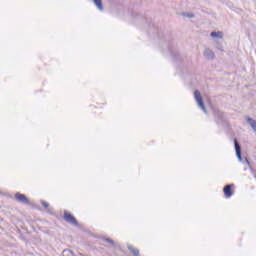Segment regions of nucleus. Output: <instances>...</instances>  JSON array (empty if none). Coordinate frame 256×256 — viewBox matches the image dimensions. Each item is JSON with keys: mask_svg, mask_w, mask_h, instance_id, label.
Masks as SVG:
<instances>
[{"mask_svg": "<svg viewBox=\"0 0 256 256\" xmlns=\"http://www.w3.org/2000/svg\"><path fill=\"white\" fill-rule=\"evenodd\" d=\"M194 98L202 111H204V113H207V109H205V104L203 103V98L201 97V92H199V90H195Z\"/></svg>", "mask_w": 256, "mask_h": 256, "instance_id": "nucleus-1", "label": "nucleus"}, {"mask_svg": "<svg viewBox=\"0 0 256 256\" xmlns=\"http://www.w3.org/2000/svg\"><path fill=\"white\" fill-rule=\"evenodd\" d=\"M64 219L67 223H70L71 225H74L75 227H77L79 225V223L77 222V219H75V217L67 211L64 212Z\"/></svg>", "mask_w": 256, "mask_h": 256, "instance_id": "nucleus-2", "label": "nucleus"}, {"mask_svg": "<svg viewBox=\"0 0 256 256\" xmlns=\"http://www.w3.org/2000/svg\"><path fill=\"white\" fill-rule=\"evenodd\" d=\"M15 199H16V201H18L19 203H24V204L29 203V199H27V196H25V194L16 193V194H15Z\"/></svg>", "mask_w": 256, "mask_h": 256, "instance_id": "nucleus-3", "label": "nucleus"}, {"mask_svg": "<svg viewBox=\"0 0 256 256\" xmlns=\"http://www.w3.org/2000/svg\"><path fill=\"white\" fill-rule=\"evenodd\" d=\"M233 184L226 185L223 189L225 197L229 198L233 195V191L231 190Z\"/></svg>", "mask_w": 256, "mask_h": 256, "instance_id": "nucleus-4", "label": "nucleus"}, {"mask_svg": "<svg viewBox=\"0 0 256 256\" xmlns=\"http://www.w3.org/2000/svg\"><path fill=\"white\" fill-rule=\"evenodd\" d=\"M235 149H236V155L239 159V161H242L243 158H241V146H239V143L237 140L234 141Z\"/></svg>", "mask_w": 256, "mask_h": 256, "instance_id": "nucleus-5", "label": "nucleus"}, {"mask_svg": "<svg viewBox=\"0 0 256 256\" xmlns=\"http://www.w3.org/2000/svg\"><path fill=\"white\" fill-rule=\"evenodd\" d=\"M204 57L206 59H215V53H213L210 49H206L204 51Z\"/></svg>", "mask_w": 256, "mask_h": 256, "instance_id": "nucleus-6", "label": "nucleus"}, {"mask_svg": "<svg viewBox=\"0 0 256 256\" xmlns=\"http://www.w3.org/2000/svg\"><path fill=\"white\" fill-rule=\"evenodd\" d=\"M247 122L249 123L250 127H252L253 131L256 132V121L252 118H248Z\"/></svg>", "mask_w": 256, "mask_h": 256, "instance_id": "nucleus-7", "label": "nucleus"}, {"mask_svg": "<svg viewBox=\"0 0 256 256\" xmlns=\"http://www.w3.org/2000/svg\"><path fill=\"white\" fill-rule=\"evenodd\" d=\"M93 1L95 3L96 7H98V9L100 11H103V2L101 0H93Z\"/></svg>", "mask_w": 256, "mask_h": 256, "instance_id": "nucleus-8", "label": "nucleus"}, {"mask_svg": "<svg viewBox=\"0 0 256 256\" xmlns=\"http://www.w3.org/2000/svg\"><path fill=\"white\" fill-rule=\"evenodd\" d=\"M182 17H187L188 19H195V14L189 12H183Z\"/></svg>", "mask_w": 256, "mask_h": 256, "instance_id": "nucleus-9", "label": "nucleus"}, {"mask_svg": "<svg viewBox=\"0 0 256 256\" xmlns=\"http://www.w3.org/2000/svg\"><path fill=\"white\" fill-rule=\"evenodd\" d=\"M128 249H129V251H131V253H133V255L139 256V250H137L135 247L128 246Z\"/></svg>", "mask_w": 256, "mask_h": 256, "instance_id": "nucleus-10", "label": "nucleus"}, {"mask_svg": "<svg viewBox=\"0 0 256 256\" xmlns=\"http://www.w3.org/2000/svg\"><path fill=\"white\" fill-rule=\"evenodd\" d=\"M211 37H219V38H221V37H223V34H221V33H211Z\"/></svg>", "mask_w": 256, "mask_h": 256, "instance_id": "nucleus-11", "label": "nucleus"}, {"mask_svg": "<svg viewBox=\"0 0 256 256\" xmlns=\"http://www.w3.org/2000/svg\"><path fill=\"white\" fill-rule=\"evenodd\" d=\"M105 241L111 245H115V242L111 238H106Z\"/></svg>", "mask_w": 256, "mask_h": 256, "instance_id": "nucleus-12", "label": "nucleus"}, {"mask_svg": "<svg viewBox=\"0 0 256 256\" xmlns=\"http://www.w3.org/2000/svg\"><path fill=\"white\" fill-rule=\"evenodd\" d=\"M42 205L45 207V209H47V207H49V203L42 201Z\"/></svg>", "mask_w": 256, "mask_h": 256, "instance_id": "nucleus-13", "label": "nucleus"}, {"mask_svg": "<svg viewBox=\"0 0 256 256\" xmlns=\"http://www.w3.org/2000/svg\"><path fill=\"white\" fill-rule=\"evenodd\" d=\"M217 33H221V31H218Z\"/></svg>", "mask_w": 256, "mask_h": 256, "instance_id": "nucleus-14", "label": "nucleus"}, {"mask_svg": "<svg viewBox=\"0 0 256 256\" xmlns=\"http://www.w3.org/2000/svg\"><path fill=\"white\" fill-rule=\"evenodd\" d=\"M212 33H216L215 31H213Z\"/></svg>", "mask_w": 256, "mask_h": 256, "instance_id": "nucleus-15", "label": "nucleus"}]
</instances>
